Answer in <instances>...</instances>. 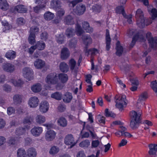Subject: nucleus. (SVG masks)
I'll return each mask as SVG.
<instances>
[{"instance_id":"nucleus-54","label":"nucleus","mask_w":157,"mask_h":157,"mask_svg":"<svg viewBox=\"0 0 157 157\" xmlns=\"http://www.w3.org/2000/svg\"><path fill=\"white\" fill-rule=\"evenodd\" d=\"M151 19L153 20L157 17V10L155 8H153L151 10Z\"/></svg>"},{"instance_id":"nucleus-20","label":"nucleus","mask_w":157,"mask_h":157,"mask_svg":"<svg viewBox=\"0 0 157 157\" xmlns=\"http://www.w3.org/2000/svg\"><path fill=\"white\" fill-rule=\"evenodd\" d=\"M72 98L71 94L70 92H67L63 95V99L64 102L67 103L71 102Z\"/></svg>"},{"instance_id":"nucleus-51","label":"nucleus","mask_w":157,"mask_h":157,"mask_svg":"<svg viewBox=\"0 0 157 157\" xmlns=\"http://www.w3.org/2000/svg\"><path fill=\"white\" fill-rule=\"evenodd\" d=\"M59 151L58 148L56 146L52 147L50 150L49 153L51 155H53L56 154Z\"/></svg>"},{"instance_id":"nucleus-3","label":"nucleus","mask_w":157,"mask_h":157,"mask_svg":"<svg viewBox=\"0 0 157 157\" xmlns=\"http://www.w3.org/2000/svg\"><path fill=\"white\" fill-rule=\"evenodd\" d=\"M45 81L48 84L54 85L58 83V78L56 73H52L47 76Z\"/></svg>"},{"instance_id":"nucleus-18","label":"nucleus","mask_w":157,"mask_h":157,"mask_svg":"<svg viewBox=\"0 0 157 157\" xmlns=\"http://www.w3.org/2000/svg\"><path fill=\"white\" fill-rule=\"evenodd\" d=\"M34 65L37 69H41L45 66V62L41 59H38L34 62Z\"/></svg>"},{"instance_id":"nucleus-27","label":"nucleus","mask_w":157,"mask_h":157,"mask_svg":"<svg viewBox=\"0 0 157 157\" xmlns=\"http://www.w3.org/2000/svg\"><path fill=\"white\" fill-rule=\"evenodd\" d=\"M5 56L8 59L12 60L16 57V52L13 50H10L6 53Z\"/></svg>"},{"instance_id":"nucleus-56","label":"nucleus","mask_w":157,"mask_h":157,"mask_svg":"<svg viewBox=\"0 0 157 157\" xmlns=\"http://www.w3.org/2000/svg\"><path fill=\"white\" fill-rule=\"evenodd\" d=\"M151 86L155 92L157 93V82L156 80L151 82Z\"/></svg>"},{"instance_id":"nucleus-37","label":"nucleus","mask_w":157,"mask_h":157,"mask_svg":"<svg viewBox=\"0 0 157 157\" xmlns=\"http://www.w3.org/2000/svg\"><path fill=\"white\" fill-rule=\"evenodd\" d=\"M51 97L56 100H60L62 99V94L61 93L57 92L52 94Z\"/></svg>"},{"instance_id":"nucleus-13","label":"nucleus","mask_w":157,"mask_h":157,"mask_svg":"<svg viewBox=\"0 0 157 157\" xmlns=\"http://www.w3.org/2000/svg\"><path fill=\"white\" fill-rule=\"evenodd\" d=\"M49 104L46 101L42 102L40 105V111L42 113H46L48 110Z\"/></svg>"},{"instance_id":"nucleus-8","label":"nucleus","mask_w":157,"mask_h":157,"mask_svg":"<svg viewBox=\"0 0 157 157\" xmlns=\"http://www.w3.org/2000/svg\"><path fill=\"white\" fill-rule=\"evenodd\" d=\"M83 43L86 45L84 49H85L86 52L87 51L88 48V45L92 43V39L89 36L83 35L82 37Z\"/></svg>"},{"instance_id":"nucleus-30","label":"nucleus","mask_w":157,"mask_h":157,"mask_svg":"<svg viewBox=\"0 0 157 157\" xmlns=\"http://www.w3.org/2000/svg\"><path fill=\"white\" fill-rule=\"evenodd\" d=\"M59 68L62 72H67L68 71L69 67L66 63L62 62L60 63Z\"/></svg>"},{"instance_id":"nucleus-15","label":"nucleus","mask_w":157,"mask_h":157,"mask_svg":"<svg viewBox=\"0 0 157 157\" xmlns=\"http://www.w3.org/2000/svg\"><path fill=\"white\" fill-rule=\"evenodd\" d=\"M130 115L131 120L141 121V114L140 113H137L135 111H132L130 113Z\"/></svg>"},{"instance_id":"nucleus-52","label":"nucleus","mask_w":157,"mask_h":157,"mask_svg":"<svg viewBox=\"0 0 157 157\" xmlns=\"http://www.w3.org/2000/svg\"><path fill=\"white\" fill-rule=\"evenodd\" d=\"M76 64V62L74 59H72L70 60L69 62V65L71 70H73L74 69Z\"/></svg>"},{"instance_id":"nucleus-10","label":"nucleus","mask_w":157,"mask_h":157,"mask_svg":"<svg viewBox=\"0 0 157 157\" xmlns=\"http://www.w3.org/2000/svg\"><path fill=\"white\" fill-rule=\"evenodd\" d=\"M111 41V39L109 34V30L106 29L105 34V43L106 49L107 51H109L110 48Z\"/></svg>"},{"instance_id":"nucleus-55","label":"nucleus","mask_w":157,"mask_h":157,"mask_svg":"<svg viewBox=\"0 0 157 157\" xmlns=\"http://www.w3.org/2000/svg\"><path fill=\"white\" fill-rule=\"evenodd\" d=\"M147 98V94L144 92L141 93L139 96L138 100L141 101L145 100Z\"/></svg>"},{"instance_id":"nucleus-38","label":"nucleus","mask_w":157,"mask_h":157,"mask_svg":"<svg viewBox=\"0 0 157 157\" xmlns=\"http://www.w3.org/2000/svg\"><path fill=\"white\" fill-rule=\"evenodd\" d=\"M33 120V117L30 116H28L25 117L23 121V123L24 124H30Z\"/></svg>"},{"instance_id":"nucleus-16","label":"nucleus","mask_w":157,"mask_h":157,"mask_svg":"<svg viewBox=\"0 0 157 157\" xmlns=\"http://www.w3.org/2000/svg\"><path fill=\"white\" fill-rule=\"evenodd\" d=\"M70 56V52L68 49L66 48H63L61 52L60 57L63 60L67 59Z\"/></svg>"},{"instance_id":"nucleus-23","label":"nucleus","mask_w":157,"mask_h":157,"mask_svg":"<svg viewBox=\"0 0 157 157\" xmlns=\"http://www.w3.org/2000/svg\"><path fill=\"white\" fill-rule=\"evenodd\" d=\"M31 89L33 92L38 93L41 90L42 86L40 83H37L32 86Z\"/></svg>"},{"instance_id":"nucleus-58","label":"nucleus","mask_w":157,"mask_h":157,"mask_svg":"<svg viewBox=\"0 0 157 157\" xmlns=\"http://www.w3.org/2000/svg\"><path fill=\"white\" fill-rule=\"evenodd\" d=\"M105 116L107 117H114L115 116L114 114L111 112L109 111L108 109H105Z\"/></svg>"},{"instance_id":"nucleus-1","label":"nucleus","mask_w":157,"mask_h":157,"mask_svg":"<svg viewBox=\"0 0 157 157\" xmlns=\"http://www.w3.org/2000/svg\"><path fill=\"white\" fill-rule=\"evenodd\" d=\"M136 17L137 19V24L140 28H143L146 23V19H144L142 11L140 9H138L136 11Z\"/></svg>"},{"instance_id":"nucleus-12","label":"nucleus","mask_w":157,"mask_h":157,"mask_svg":"<svg viewBox=\"0 0 157 157\" xmlns=\"http://www.w3.org/2000/svg\"><path fill=\"white\" fill-rule=\"evenodd\" d=\"M39 100L36 97H33L30 98L29 101V104L31 107L35 108L38 105Z\"/></svg>"},{"instance_id":"nucleus-24","label":"nucleus","mask_w":157,"mask_h":157,"mask_svg":"<svg viewBox=\"0 0 157 157\" xmlns=\"http://www.w3.org/2000/svg\"><path fill=\"white\" fill-rule=\"evenodd\" d=\"M116 45L117 50L116 54L120 56L121 55L123 52V47L120 45V43L119 41L117 42Z\"/></svg>"},{"instance_id":"nucleus-21","label":"nucleus","mask_w":157,"mask_h":157,"mask_svg":"<svg viewBox=\"0 0 157 157\" xmlns=\"http://www.w3.org/2000/svg\"><path fill=\"white\" fill-rule=\"evenodd\" d=\"M23 96L22 95L16 94L13 96V100L15 103L20 104L22 102Z\"/></svg>"},{"instance_id":"nucleus-61","label":"nucleus","mask_w":157,"mask_h":157,"mask_svg":"<svg viewBox=\"0 0 157 157\" xmlns=\"http://www.w3.org/2000/svg\"><path fill=\"white\" fill-rule=\"evenodd\" d=\"M57 42L60 44H62L63 41V34H60L56 39Z\"/></svg>"},{"instance_id":"nucleus-64","label":"nucleus","mask_w":157,"mask_h":157,"mask_svg":"<svg viewBox=\"0 0 157 157\" xmlns=\"http://www.w3.org/2000/svg\"><path fill=\"white\" fill-rule=\"evenodd\" d=\"M17 23L19 25H22L25 22V20L22 17H20L17 20Z\"/></svg>"},{"instance_id":"nucleus-14","label":"nucleus","mask_w":157,"mask_h":157,"mask_svg":"<svg viewBox=\"0 0 157 157\" xmlns=\"http://www.w3.org/2000/svg\"><path fill=\"white\" fill-rule=\"evenodd\" d=\"M148 147L149 150L148 153L150 155L154 156L155 157L156 156V152H157V145L155 144H151L149 145Z\"/></svg>"},{"instance_id":"nucleus-17","label":"nucleus","mask_w":157,"mask_h":157,"mask_svg":"<svg viewBox=\"0 0 157 157\" xmlns=\"http://www.w3.org/2000/svg\"><path fill=\"white\" fill-rule=\"evenodd\" d=\"M58 125L62 127H66L67 124V121L63 117H60L57 121Z\"/></svg>"},{"instance_id":"nucleus-36","label":"nucleus","mask_w":157,"mask_h":157,"mask_svg":"<svg viewBox=\"0 0 157 157\" xmlns=\"http://www.w3.org/2000/svg\"><path fill=\"white\" fill-rule=\"evenodd\" d=\"M140 38L141 39H143V37L142 36H140L138 35L137 34L135 35L132 38V40L130 46L131 48H132L135 45L136 41L138 40L139 38Z\"/></svg>"},{"instance_id":"nucleus-41","label":"nucleus","mask_w":157,"mask_h":157,"mask_svg":"<svg viewBox=\"0 0 157 157\" xmlns=\"http://www.w3.org/2000/svg\"><path fill=\"white\" fill-rule=\"evenodd\" d=\"M35 46L36 47V49L37 48L39 50H42L45 47V44L42 41H39L37 42Z\"/></svg>"},{"instance_id":"nucleus-47","label":"nucleus","mask_w":157,"mask_h":157,"mask_svg":"<svg viewBox=\"0 0 157 157\" xmlns=\"http://www.w3.org/2000/svg\"><path fill=\"white\" fill-rule=\"evenodd\" d=\"M25 132V128L23 127H19L17 128L16 131V133L17 135H21L24 134Z\"/></svg>"},{"instance_id":"nucleus-28","label":"nucleus","mask_w":157,"mask_h":157,"mask_svg":"<svg viewBox=\"0 0 157 157\" xmlns=\"http://www.w3.org/2000/svg\"><path fill=\"white\" fill-rule=\"evenodd\" d=\"M27 153L28 157H36V150L33 147L29 148L27 151Z\"/></svg>"},{"instance_id":"nucleus-59","label":"nucleus","mask_w":157,"mask_h":157,"mask_svg":"<svg viewBox=\"0 0 157 157\" xmlns=\"http://www.w3.org/2000/svg\"><path fill=\"white\" fill-rule=\"evenodd\" d=\"M97 120L99 123L102 124H104L105 123V117H101L100 115H99L97 117Z\"/></svg>"},{"instance_id":"nucleus-57","label":"nucleus","mask_w":157,"mask_h":157,"mask_svg":"<svg viewBox=\"0 0 157 157\" xmlns=\"http://www.w3.org/2000/svg\"><path fill=\"white\" fill-rule=\"evenodd\" d=\"M84 50L86 53H87L88 55L90 54L92 55H94L95 54L96 52H98L97 49L95 48L90 49L89 50H88V49H87L86 52L85 49H84Z\"/></svg>"},{"instance_id":"nucleus-29","label":"nucleus","mask_w":157,"mask_h":157,"mask_svg":"<svg viewBox=\"0 0 157 157\" xmlns=\"http://www.w3.org/2000/svg\"><path fill=\"white\" fill-rule=\"evenodd\" d=\"M9 82L15 86H20L24 83L23 82L21 79L17 80L11 79L9 81Z\"/></svg>"},{"instance_id":"nucleus-53","label":"nucleus","mask_w":157,"mask_h":157,"mask_svg":"<svg viewBox=\"0 0 157 157\" xmlns=\"http://www.w3.org/2000/svg\"><path fill=\"white\" fill-rule=\"evenodd\" d=\"M45 5H38L34 7V11L36 13H38L40 10L42 8L45 7Z\"/></svg>"},{"instance_id":"nucleus-25","label":"nucleus","mask_w":157,"mask_h":157,"mask_svg":"<svg viewBox=\"0 0 157 157\" xmlns=\"http://www.w3.org/2000/svg\"><path fill=\"white\" fill-rule=\"evenodd\" d=\"M82 25L83 28L86 31V32L89 33H92L93 31V29L90 26L89 24L86 21H84L82 23Z\"/></svg>"},{"instance_id":"nucleus-50","label":"nucleus","mask_w":157,"mask_h":157,"mask_svg":"<svg viewBox=\"0 0 157 157\" xmlns=\"http://www.w3.org/2000/svg\"><path fill=\"white\" fill-rule=\"evenodd\" d=\"M3 90L6 92H10L12 90V88L10 86L5 84L3 86Z\"/></svg>"},{"instance_id":"nucleus-11","label":"nucleus","mask_w":157,"mask_h":157,"mask_svg":"<svg viewBox=\"0 0 157 157\" xmlns=\"http://www.w3.org/2000/svg\"><path fill=\"white\" fill-rule=\"evenodd\" d=\"M56 134L54 131L52 130H48L46 133L45 139L48 141H52L55 137Z\"/></svg>"},{"instance_id":"nucleus-19","label":"nucleus","mask_w":157,"mask_h":157,"mask_svg":"<svg viewBox=\"0 0 157 157\" xmlns=\"http://www.w3.org/2000/svg\"><path fill=\"white\" fill-rule=\"evenodd\" d=\"M51 6L54 9H59L61 7V2L59 0H52L51 2Z\"/></svg>"},{"instance_id":"nucleus-4","label":"nucleus","mask_w":157,"mask_h":157,"mask_svg":"<svg viewBox=\"0 0 157 157\" xmlns=\"http://www.w3.org/2000/svg\"><path fill=\"white\" fill-rule=\"evenodd\" d=\"M24 76L29 80L33 78V71L30 68L25 67L23 69Z\"/></svg>"},{"instance_id":"nucleus-35","label":"nucleus","mask_w":157,"mask_h":157,"mask_svg":"<svg viewBox=\"0 0 157 157\" xmlns=\"http://www.w3.org/2000/svg\"><path fill=\"white\" fill-rule=\"evenodd\" d=\"M59 78L62 83L66 82L68 79V77L67 74L63 73L59 74Z\"/></svg>"},{"instance_id":"nucleus-22","label":"nucleus","mask_w":157,"mask_h":157,"mask_svg":"<svg viewBox=\"0 0 157 157\" xmlns=\"http://www.w3.org/2000/svg\"><path fill=\"white\" fill-rule=\"evenodd\" d=\"M14 10L17 12L21 13H25L27 10L25 6L22 5L16 6L14 8Z\"/></svg>"},{"instance_id":"nucleus-43","label":"nucleus","mask_w":157,"mask_h":157,"mask_svg":"<svg viewBox=\"0 0 157 157\" xmlns=\"http://www.w3.org/2000/svg\"><path fill=\"white\" fill-rule=\"evenodd\" d=\"M75 31L71 28H68L66 31V34L69 37H71L74 34Z\"/></svg>"},{"instance_id":"nucleus-44","label":"nucleus","mask_w":157,"mask_h":157,"mask_svg":"<svg viewBox=\"0 0 157 157\" xmlns=\"http://www.w3.org/2000/svg\"><path fill=\"white\" fill-rule=\"evenodd\" d=\"M65 21L66 24L68 25L74 24L73 19L71 15H68L66 17Z\"/></svg>"},{"instance_id":"nucleus-26","label":"nucleus","mask_w":157,"mask_h":157,"mask_svg":"<svg viewBox=\"0 0 157 157\" xmlns=\"http://www.w3.org/2000/svg\"><path fill=\"white\" fill-rule=\"evenodd\" d=\"M9 8V5L6 0H0V9L4 10H8Z\"/></svg>"},{"instance_id":"nucleus-6","label":"nucleus","mask_w":157,"mask_h":157,"mask_svg":"<svg viewBox=\"0 0 157 157\" xmlns=\"http://www.w3.org/2000/svg\"><path fill=\"white\" fill-rule=\"evenodd\" d=\"M86 6L82 4H80L77 6L75 10V12L78 15L83 14L86 11Z\"/></svg>"},{"instance_id":"nucleus-39","label":"nucleus","mask_w":157,"mask_h":157,"mask_svg":"<svg viewBox=\"0 0 157 157\" xmlns=\"http://www.w3.org/2000/svg\"><path fill=\"white\" fill-rule=\"evenodd\" d=\"M116 12L117 13L121 14V13L124 17H125L126 16L124 7L122 6H118L116 8Z\"/></svg>"},{"instance_id":"nucleus-46","label":"nucleus","mask_w":157,"mask_h":157,"mask_svg":"<svg viewBox=\"0 0 157 157\" xmlns=\"http://www.w3.org/2000/svg\"><path fill=\"white\" fill-rule=\"evenodd\" d=\"M39 31V29L36 26H32L30 28L29 33L35 35L38 33Z\"/></svg>"},{"instance_id":"nucleus-40","label":"nucleus","mask_w":157,"mask_h":157,"mask_svg":"<svg viewBox=\"0 0 157 157\" xmlns=\"http://www.w3.org/2000/svg\"><path fill=\"white\" fill-rule=\"evenodd\" d=\"M26 152L25 150L23 149L20 148L17 151V157H26Z\"/></svg>"},{"instance_id":"nucleus-63","label":"nucleus","mask_w":157,"mask_h":157,"mask_svg":"<svg viewBox=\"0 0 157 157\" xmlns=\"http://www.w3.org/2000/svg\"><path fill=\"white\" fill-rule=\"evenodd\" d=\"M59 10L57 12V15L58 16L61 17L63 16L64 14L65 11L63 9L60 8L58 9Z\"/></svg>"},{"instance_id":"nucleus-45","label":"nucleus","mask_w":157,"mask_h":157,"mask_svg":"<svg viewBox=\"0 0 157 157\" xmlns=\"http://www.w3.org/2000/svg\"><path fill=\"white\" fill-rule=\"evenodd\" d=\"M77 40L76 39L73 38L71 39L68 44V46L70 48H74L76 47Z\"/></svg>"},{"instance_id":"nucleus-33","label":"nucleus","mask_w":157,"mask_h":157,"mask_svg":"<svg viewBox=\"0 0 157 157\" xmlns=\"http://www.w3.org/2000/svg\"><path fill=\"white\" fill-rule=\"evenodd\" d=\"M36 122L38 124H42L46 121L45 117L41 115H38L36 118Z\"/></svg>"},{"instance_id":"nucleus-62","label":"nucleus","mask_w":157,"mask_h":157,"mask_svg":"<svg viewBox=\"0 0 157 157\" xmlns=\"http://www.w3.org/2000/svg\"><path fill=\"white\" fill-rule=\"evenodd\" d=\"M2 25L5 27V29H3V31L5 32L6 30H9L11 26L6 21H2Z\"/></svg>"},{"instance_id":"nucleus-49","label":"nucleus","mask_w":157,"mask_h":157,"mask_svg":"<svg viewBox=\"0 0 157 157\" xmlns=\"http://www.w3.org/2000/svg\"><path fill=\"white\" fill-rule=\"evenodd\" d=\"M90 145V142L88 140H86L80 142L79 145L81 147H87Z\"/></svg>"},{"instance_id":"nucleus-31","label":"nucleus","mask_w":157,"mask_h":157,"mask_svg":"<svg viewBox=\"0 0 157 157\" xmlns=\"http://www.w3.org/2000/svg\"><path fill=\"white\" fill-rule=\"evenodd\" d=\"M140 122L141 121L131 120L130 126L132 129H136L138 127Z\"/></svg>"},{"instance_id":"nucleus-2","label":"nucleus","mask_w":157,"mask_h":157,"mask_svg":"<svg viewBox=\"0 0 157 157\" xmlns=\"http://www.w3.org/2000/svg\"><path fill=\"white\" fill-rule=\"evenodd\" d=\"M115 99H116L115 102L116 103V107L121 111L123 110L124 105H126L127 104L126 102V96L124 95L119 96L116 95Z\"/></svg>"},{"instance_id":"nucleus-34","label":"nucleus","mask_w":157,"mask_h":157,"mask_svg":"<svg viewBox=\"0 0 157 157\" xmlns=\"http://www.w3.org/2000/svg\"><path fill=\"white\" fill-rule=\"evenodd\" d=\"M149 43L151 47L152 48L157 47V37L150 38L149 40Z\"/></svg>"},{"instance_id":"nucleus-7","label":"nucleus","mask_w":157,"mask_h":157,"mask_svg":"<svg viewBox=\"0 0 157 157\" xmlns=\"http://www.w3.org/2000/svg\"><path fill=\"white\" fill-rule=\"evenodd\" d=\"M2 68L5 71L10 73L13 72L15 68L14 65L10 63H4Z\"/></svg>"},{"instance_id":"nucleus-5","label":"nucleus","mask_w":157,"mask_h":157,"mask_svg":"<svg viewBox=\"0 0 157 157\" xmlns=\"http://www.w3.org/2000/svg\"><path fill=\"white\" fill-rule=\"evenodd\" d=\"M64 143L67 145H71V147L75 144L74 138L71 134H68L64 138Z\"/></svg>"},{"instance_id":"nucleus-42","label":"nucleus","mask_w":157,"mask_h":157,"mask_svg":"<svg viewBox=\"0 0 157 157\" xmlns=\"http://www.w3.org/2000/svg\"><path fill=\"white\" fill-rule=\"evenodd\" d=\"M101 6L97 4L94 5L92 8L93 12L96 13H99L101 11Z\"/></svg>"},{"instance_id":"nucleus-48","label":"nucleus","mask_w":157,"mask_h":157,"mask_svg":"<svg viewBox=\"0 0 157 157\" xmlns=\"http://www.w3.org/2000/svg\"><path fill=\"white\" fill-rule=\"evenodd\" d=\"M35 35L34 34H31L30 33L29 38L28 40L29 44H34L35 42Z\"/></svg>"},{"instance_id":"nucleus-9","label":"nucleus","mask_w":157,"mask_h":157,"mask_svg":"<svg viewBox=\"0 0 157 157\" xmlns=\"http://www.w3.org/2000/svg\"><path fill=\"white\" fill-rule=\"evenodd\" d=\"M42 132V128L39 126H34L31 130V134L35 137L39 136Z\"/></svg>"},{"instance_id":"nucleus-32","label":"nucleus","mask_w":157,"mask_h":157,"mask_svg":"<svg viewBox=\"0 0 157 157\" xmlns=\"http://www.w3.org/2000/svg\"><path fill=\"white\" fill-rule=\"evenodd\" d=\"M55 16L54 14L49 12H46L44 14V18L48 21H50L53 19Z\"/></svg>"},{"instance_id":"nucleus-60","label":"nucleus","mask_w":157,"mask_h":157,"mask_svg":"<svg viewBox=\"0 0 157 157\" xmlns=\"http://www.w3.org/2000/svg\"><path fill=\"white\" fill-rule=\"evenodd\" d=\"M76 30L78 34L79 35H81L84 32V31L81 28V26L78 24L77 25V27L76 29Z\"/></svg>"}]
</instances>
